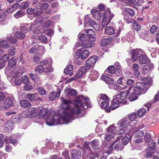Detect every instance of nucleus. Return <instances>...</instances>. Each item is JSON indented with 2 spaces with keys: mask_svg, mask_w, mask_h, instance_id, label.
Instances as JSON below:
<instances>
[{
  "mask_svg": "<svg viewBox=\"0 0 159 159\" xmlns=\"http://www.w3.org/2000/svg\"><path fill=\"white\" fill-rule=\"evenodd\" d=\"M151 133H147L144 136V139L145 141L147 142H149L151 141Z\"/></svg>",
  "mask_w": 159,
  "mask_h": 159,
  "instance_id": "obj_58",
  "label": "nucleus"
},
{
  "mask_svg": "<svg viewBox=\"0 0 159 159\" xmlns=\"http://www.w3.org/2000/svg\"><path fill=\"white\" fill-rule=\"evenodd\" d=\"M116 130V128L113 125H110L107 129V133L114 134Z\"/></svg>",
  "mask_w": 159,
  "mask_h": 159,
  "instance_id": "obj_50",
  "label": "nucleus"
},
{
  "mask_svg": "<svg viewBox=\"0 0 159 159\" xmlns=\"http://www.w3.org/2000/svg\"><path fill=\"white\" fill-rule=\"evenodd\" d=\"M29 4L27 2H22L20 5V8L23 9H25L29 7Z\"/></svg>",
  "mask_w": 159,
  "mask_h": 159,
  "instance_id": "obj_56",
  "label": "nucleus"
},
{
  "mask_svg": "<svg viewBox=\"0 0 159 159\" xmlns=\"http://www.w3.org/2000/svg\"><path fill=\"white\" fill-rule=\"evenodd\" d=\"M44 71L46 73H48L52 71V68L50 64H49L48 66L45 69Z\"/></svg>",
  "mask_w": 159,
  "mask_h": 159,
  "instance_id": "obj_60",
  "label": "nucleus"
},
{
  "mask_svg": "<svg viewBox=\"0 0 159 159\" xmlns=\"http://www.w3.org/2000/svg\"><path fill=\"white\" fill-rule=\"evenodd\" d=\"M38 39L43 43H46L47 42V39L45 36L44 35H41L38 36Z\"/></svg>",
  "mask_w": 159,
  "mask_h": 159,
  "instance_id": "obj_52",
  "label": "nucleus"
},
{
  "mask_svg": "<svg viewBox=\"0 0 159 159\" xmlns=\"http://www.w3.org/2000/svg\"><path fill=\"white\" fill-rule=\"evenodd\" d=\"M91 143L93 148L94 150H97L99 148V145L98 141L94 140Z\"/></svg>",
  "mask_w": 159,
  "mask_h": 159,
  "instance_id": "obj_41",
  "label": "nucleus"
},
{
  "mask_svg": "<svg viewBox=\"0 0 159 159\" xmlns=\"http://www.w3.org/2000/svg\"><path fill=\"white\" fill-rule=\"evenodd\" d=\"M28 25H29V24H26L24 25H23L20 26V30L22 31H23L25 33H26L28 31H30V27L28 26Z\"/></svg>",
  "mask_w": 159,
  "mask_h": 159,
  "instance_id": "obj_33",
  "label": "nucleus"
},
{
  "mask_svg": "<svg viewBox=\"0 0 159 159\" xmlns=\"http://www.w3.org/2000/svg\"><path fill=\"white\" fill-rule=\"evenodd\" d=\"M139 61L141 64H146L150 62L149 59L146 56L143 54H140L139 57Z\"/></svg>",
  "mask_w": 159,
  "mask_h": 159,
  "instance_id": "obj_19",
  "label": "nucleus"
},
{
  "mask_svg": "<svg viewBox=\"0 0 159 159\" xmlns=\"http://www.w3.org/2000/svg\"><path fill=\"white\" fill-rule=\"evenodd\" d=\"M20 7L19 4L17 3H15L11 6L7 10V11L8 13H10V12L18 9Z\"/></svg>",
  "mask_w": 159,
  "mask_h": 159,
  "instance_id": "obj_31",
  "label": "nucleus"
},
{
  "mask_svg": "<svg viewBox=\"0 0 159 159\" xmlns=\"http://www.w3.org/2000/svg\"><path fill=\"white\" fill-rule=\"evenodd\" d=\"M79 39L83 42H88V36L84 34H80L78 35Z\"/></svg>",
  "mask_w": 159,
  "mask_h": 159,
  "instance_id": "obj_34",
  "label": "nucleus"
},
{
  "mask_svg": "<svg viewBox=\"0 0 159 159\" xmlns=\"http://www.w3.org/2000/svg\"><path fill=\"white\" fill-rule=\"evenodd\" d=\"M37 89L40 95H44L46 93L45 90L41 87H39Z\"/></svg>",
  "mask_w": 159,
  "mask_h": 159,
  "instance_id": "obj_63",
  "label": "nucleus"
},
{
  "mask_svg": "<svg viewBox=\"0 0 159 159\" xmlns=\"http://www.w3.org/2000/svg\"><path fill=\"white\" fill-rule=\"evenodd\" d=\"M126 82V81L124 79L123 77H120L117 81V83L119 84L124 85V84Z\"/></svg>",
  "mask_w": 159,
  "mask_h": 159,
  "instance_id": "obj_62",
  "label": "nucleus"
},
{
  "mask_svg": "<svg viewBox=\"0 0 159 159\" xmlns=\"http://www.w3.org/2000/svg\"><path fill=\"white\" fill-rule=\"evenodd\" d=\"M101 100H104V101H109V99L108 96L105 94H100L99 97L97 99V101L98 103Z\"/></svg>",
  "mask_w": 159,
  "mask_h": 159,
  "instance_id": "obj_38",
  "label": "nucleus"
},
{
  "mask_svg": "<svg viewBox=\"0 0 159 159\" xmlns=\"http://www.w3.org/2000/svg\"><path fill=\"white\" fill-rule=\"evenodd\" d=\"M25 15V12L22 10H19L14 15L15 17L17 19Z\"/></svg>",
  "mask_w": 159,
  "mask_h": 159,
  "instance_id": "obj_39",
  "label": "nucleus"
},
{
  "mask_svg": "<svg viewBox=\"0 0 159 159\" xmlns=\"http://www.w3.org/2000/svg\"><path fill=\"white\" fill-rule=\"evenodd\" d=\"M125 81L127 84L128 85L130 86V87L129 88V89H131L134 84L135 81L134 80L132 79H128L126 81Z\"/></svg>",
  "mask_w": 159,
  "mask_h": 159,
  "instance_id": "obj_47",
  "label": "nucleus"
},
{
  "mask_svg": "<svg viewBox=\"0 0 159 159\" xmlns=\"http://www.w3.org/2000/svg\"><path fill=\"white\" fill-rule=\"evenodd\" d=\"M105 140L106 142L109 141L112 139H113L114 136V134L107 133L105 134Z\"/></svg>",
  "mask_w": 159,
  "mask_h": 159,
  "instance_id": "obj_45",
  "label": "nucleus"
},
{
  "mask_svg": "<svg viewBox=\"0 0 159 159\" xmlns=\"http://www.w3.org/2000/svg\"><path fill=\"white\" fill-rule=\"evenodd\" d=\"M102 78L107 84H111L114 83V80L112 79L109 77L107 76L102 75Z\"/></svg>",
  "mask_w": 159,
  "mask_h": 159,
  "instance_id": "obj_29",
  "label": "nucleus"
},
{
  "mask_svg": "<svg viewBox=\"0 0 159 159\" xmlns=\"http://www.w3.org/2000/svg\"><path fill=\"white\" fill-rule=\"evenodd\" d=\"M62 100L61 107L64 109L62 113H59L60 115L62 120L64 123L67 124L73 120L74 114H77L80 112V110L83 108V103L85 102L88 104L89 101V99L87 98L85 99L84 97L80 95L76 98L74 102V104L76 109L74 108H71L70 105L71 102L68 99H65L61 97Z\"/></svg>",
  "mask_w": 159,
  "mask_h": 159,
  "instance_id": "obj_1",
  "label": "nucleus"
},
{
  "mask_svg": "<svg viewBox=\"0 0 159 159\" xmlns=\"http://www.w3.org/2000/svg\"><path fill=\"white\" fill-rule=\"evenodd\" d=\"M48 4L46 2H40L39 5L36 6V11L34 15L37 16L43 13L42 10H45L48 7Z\"/></svg>",
  "mask_w": 159,
  "mask_h": 159,
  "instance_id": "obj_5",
  "label": "nucleus"
},
{
  "mask_svg": "<svg viewBox=\"0 0 159 159\" xmlns=\"http://www.w3.org/2000/svg\"><path fill=\"white\" fill-rule=\"evenodd\" d=\"M148 87L146 83L138 82L136 84V86L133 89V93H130L129 98L131 101H134L138 98L137 95L145 93L147 91Z\"/></svg>",
  "mask_w": 159,
  "mask_h": 159,
  "instance_id": "obj_3",
  "label": "nucleus"
},
{
  "mask_svg": "<svg viewBox=\"0 0 159 159\" xmlns=\"http://www.w3.org/2000/svg\"><path fill=\"white\" fill-rule=\"evenodd\" d=\"M129 3L131 5L139 6V0H127Z\"/></svg>",
  "mask_w": 159,
  "mask_h": 159,
  "instance_id": "obj_55",
  "label": "nucleus"
},
{
  "mask_svg": "<svg viewBox=\"0 0 159 159\" xmlns=\"http://www.w3.org/2000/svg\"><path fill=\"white\" fill-rule=\"evenodd\" d=\"M108 72L111 74H115L116 75V70L115 69L114 66H111L107 68Z\"/></svg>",
  "mask_w": 159,
  "mask_h": 159,
  "instance_id": "obj_49",
  "label": "nucleus"
},
{
  "mask_svg": "<svg viewBox=\"0 0 159 159\" xmlns=\"http://www.w3.org/2000/svg\"><path fill=\"white\" fill-rule=\"evenodd\" d=\"M7 40L12 43H15L17 42V40L12 36H10L7 37Z\"/></svg>",
  "mask_w": 159,
  "mask_h": 159,
  "instance_id": "obj_61",
  "label": "nucleus"
},
{
  "mask_svg": "<svg viewBox=\"0 0 159 159\" xmlns=\"http://www.w3.org/2000/svg\"><path fill=\"white\" fill-rule=\"evenodd\" d=\"M23 68L22 67L20 68V66H18L10 72L8 76L10 78H13L20 75H22L24 72L21 70Z\"/></svg>",
  "mask_w": 159,
  "mask_h": 159,
  "instance_id": "obj_8",
  "label": "nucleus"
},
{
  "mask_svg": "<svg viewBox=\"0 0 159 159\" xmlns=\"http://www.w3.org/2000/svg\"><path fill=\"white\" fill-rule=\"evenodd\" d=\"M99 73L96 71L94 70L91 72L89 75V78L93 80H96L99 76Z\"/></svg>",
  "mask_w": 159,
  "mask_h": 159,
  "instance_id": "obj_24",
  "label": "nucleus"
},
{
  "mask_svg": "<svg viewBox=\"0 0 159 159\" xmlns=\"http://www.w3.org/2000/svg\"><path fill=\"white\" fill-rule=\"evenodd\" d=\"M105 32L108 35H111L114 34L115 31L113 27L109 26L106 28Z\"/></svg>",
  "mask_w": 159,
  "mask_h": 159,
  "instance_id": "obj_35",
  "label": "nucleus"
},
{
  "mask_svg": "<svg viewBox=\"0 0 159 159\" xmlns=\"http://www.w3.org/2000/svg\"><path fill=\"white\" fill-rule=\"evenodd\" d=\"M153 68V66L151 64H148L144 65L143 68V73L146 74L149 72Z\"/></svg>",
  "mask_w": 159,
  "mask_h": 159,
  "instance_id": "obj_25",
  "label": "nucleus"
},
{
  "mask_svg": "<svg viewBox=\"0 0 159 159\" xmlns=\"http://www.w3.org/2000/svg\"><path fill=\"white\" fill-rule=\"evenodd\" d=\"M111 42L110 38H103L102 39L100 43L101 46H104L108 45Z\"/></svg>",
  "mask_w": 159,
  "mask_h": 159,
  "instance_id": "obj_32",
  "label": "nucleus"
},
{
  "mask_svg": "<svg viewBox=\"0 0 159 159\" xmlns=\"http://www.w3.org/2000/svg\"><path fill=\"white\" fill-rule=\"evenodd\" d=\"M94 44L93 42H89L88 43H84L83 44V47L84 48H92L94 46Z\"/></svg>",
  "mask_w": 159,
  "mask_h": 159,
  "instance_id": "obj_51",
  "label": "nucleus"
},
{
  "mask_svg": "<svg viewBox=\"0 0 159 159\" xmlns=\"http://www.w3.org/2000/svg\"><path fill=\"white\" fill-rule=\"evenodd\" d=\"M5 126L7 131H11L13 129V124L11 121L9 120L5 122Z\"/></svg>",
  "mask_w": 159,
  "mask_h": 159,
  "instance_id": "obj_28",
  "label": "nucleus"
},
{
  "mask_svg": "<svg viewBox=\"0 0 159 159\" xmlns=\"http://www.w3.org/2000/svg\"><path fill=\"white\" fill-rule=\"evenodd\" d=\"M155 149H148L146 152L147 154L145 155V157L147 158L150 157L152 156V154L154 152Z\"/></svg>",
  "mask_w": 159,
  "mask_h": 159,
  "instance_id": "obj_42",
  "label": "nucleus"
},
{
  "mask_svg": "<svg viewBox=\"0 0 159 159\" xmlns=\"http://www.w3.org/2000/svg\"><path fill=\"white\" fill-rule=\"evenodd\" d=\"M117 125L122 128H130L129 122L128 120L123 119L118 121Z\"/></svg>",
  "mask_w": 159,
  "mask_h": 159,
  "instance_id": "obj_11",
  "label": "nucleus"
},
{
  "mask_svg": "<svg viewBox=\"0 0 159 159\" xmlns=\"http://www.w3.org/2000/svg\"><path fill=\"white\" fill-rule=\"evenodd\" d=\"M60 89L58 88L57 92H52L50 93L49 98L50 100H54L56 98H58L60 96Z\"/></svg>",
  "mask_w": 159,
  "mask_h": 159,
  "instance_id": "obj_15",
  "label": "nucleus"
},
{
  "mask_svg": "<svg viewBox=\"0 0 159 159\" xmlns=\"http://www.w3.org/2000/svg\"><path fill=\"white\" fill-rule=\"evenodd\" d=\"M73 68V67L72 65H69L64 69V73L66 74L71 76L73 74L72 70Z\"/></svg>",
  "mask_w": 159,
  "mask_h": 159,
  "instance_id": "obj_22",
  "label": "nucleus"
},
{
  "mask_svg": "<svg viewBox=\"0 0 159 159\" xmlns=\"http://www.w3.org/2000/svg\"><path fill=\"white\" fill-rule=\"evenodd\" d=\"M143 132L141 130H138L134 132V134L136 137H141L144 135Z\"/></svg>",
  "mask_w": 159,
  "mask_h": 159,
  "instance_id": "obj_48",
  "label": "nucleus"
},
{
  "mask_svg": "<svg viewBox=\"0 0 159 159\" xmlns=\"http://www.w3.org/2000/svg\"><path fill=\"white\" fill-rule=\"evenodd\" d=\"M119 98L118 97H116L113 98L111 101L112 104L110 105V107L106 109V111L109 113L117 108L120 104H121L119 103Z\"/></svg>",
  "mask_w": 159,
  "mask_h": 159,
  "instance_id": "obj_7",
  "label": "nucleus"
},
{
  "mask_svg": "<svg viewBox=\"0 0 159 159\" xmlns=\"http://www.w3.org/2000/svg\"><path fill=\"white\" fill-rule=\"evenodd\" d=\"M129 92L128 91H123L120 95V99H119V103L122 105L125 104L127 102V99L128 98Z\"/></svg>",
  "mask_w": 159,
  "mask_h": 159,
  "instance_id": "obj_9",
  "label": "nucleus"
},
{
  "mask_svg": "<svg viewBox=\"0 0 159 159\" xmlns=\"http://www.w3.org/2000/svg\"><path fill=\"white\" fill-rule=\"evenodd\" d=\"M81 153L80 151L74 150L71 153L72 159H80L81 158Z\"/></svg>",
  "mask_w": 159,
  "mask_h": 159,
  "instance_id": "obj_20",
  "label": "nucleus"
},
{
  "mask_svg": "<svg viewBox=\"0 0 159 159\" xmlns=\"http://www.w3.org/2000/svg\"><path fill=\"white\" fill-rule=\"evenodd\" d=\"M14 105L12 99L10 97L7 98L3 104V107L5 109H8Z\"/></svg>",
  "mask_w": 159,
  "mask_h": 159,
  "instance_id": "obj_16",
  "label": "nucleus"
},
{
  "mask_svg": "<svg viewBox=\"0 0 159 159\" xmlns=\"http://www.w3.org/2000/svg\"><path fill=\"white\" fill-rule=\"evenodd\" d=\"M52 23V21L48 20L44 22L43 24V26L45 28L49 27Z\"/></svg>",
  "mask_w": 159,
  "mask_h": 159,
  "instance_id": "obj_59",
  "label": "nucleus"
},
{
  "mask_svg": "<svg viewBox=\"0 0 159 159\" xmlns=\"http://www.w3.org/2000/svg\"><path fill=\"white\" fill-rule=\"evenodd\" d=\"M91 11L93 17L96 20H100L102 17L103 18V13H101L98 10L92 9Z\"/></svg>",
  "mask_w": 159,
  "mask_h": 159,
  "instance_id": "obj_13",
  "label": "nucleus"
},
{
  "mask_svg": "<svg viewBox=\"0 0 159 159\" xmlns=\"http://www.w3.org/2000/svg\"><path fill=\"white\" fill-rule=\"evenodd\" d=\"M38 116L39 118H43L45 117L46 123L48 125L65 124L64 122H61L60 118L55 111H48V108H42L39 113Z\"/></svg>",
  "mask_w": 159,
  "mask_h": 159,
  "instance_id": "obj_2",
  "label": "nucleus"
},
{
  "mask_svg": "<svg viewBox=\"0 0 159 159\" xmlns=\"http://www.w3.org/2000/svg\"><path fill=\"white\" fill-rule=\"evenodd\" d=\"M15 84L16 85H19L20 84L21 82V79L20 77H16L14 80Z\"/></svg>",
  "mask_w": 159,
  "mask_h": 159,
  "instance_id": "obj_64",
  "label": "nucleus"
},
{
  "mask_svg": "<svg viewBox=\"0 0 159 159\" xmlns=\"http://www.w3.org/2000/svg\"><path fill=\"white\" fill-rule=\"evenodd\" d=\"M8 140L11 144L14 146H15L18 143V140L13 137L12 136H11L9 137L8 139Z\"/></svg>",
  "mask_w": 159,
  "mask_h": 159,
  "instance_id": "obj_43",
  "label": "nucleus"
},
{
  "mask_svg": "<svg viewBox=\"0 0 159 159\" xmlns=\"http://www.w3.org/2000/svg\"><path fill=\"white\" fill-rule=\"evenodd\" d=\"M84 25L85 26H92L93 28H97L98 30L99 25L97 24L95 21L93 20L88 15H86L84 17Z\"/></svg>",
  "mask_w": 159,
  "mask_h": 159,
  "instance_id": "obj_6",
  "label": "nucleus"
},
{
  "mask_svg": "<svg viewBox=\"0 0 159 159\" xmlns=\"http://www.w3.org/2000/svg\"><path fill=\"white\" fill-rule=\"evenodd\" d=\"M26 97L29 99L31 101H41L42 99L38 97V95L37 94H30L28 93L27 94Z\"/></svg>",
  "mask_w": 159,
  "mask_h": 159,
  "instance_id": "obj_17",
  "label": "nucleus"
},
{
  "mask_svg": "<svg viewBox=\"0 0 159 159\" xmlns=\"http://www.w3.org/2000/svg\"><path fill=\"white\" fill-rule=\"evenodd\" d=\"M130 128H120V129L118 132L117 133L120 135L123 136V135L125 134L126 136V134H128L130 131Z\"/></svg>",
  "mask_w": 159,
  "mask_h": 159,
  "instance_id": "obj_30",
  "label": "nucleus"
},
{
  "mask_svg": "<svg viewBox=\"0 0 159 159\" xmlns=\"http://www.w3.org/2000/svg\"><path fill=\"white\" fill-rule=\"evenodd\" d=\"M66 92L68 95L75 96L77 93L76 91L73 89H68Z\"/></svg>",
  "mask_w": 159,
  "mask_h": 159,
  "instance_id": "obj_54",
  "label": "nucleus"
},
{
  "mask_svg": "<svg viewBox=\"0 0 159 159\" xmlns=\"http://www.w3.org/2000/svg\"><path fill=\"white\" fill-rule=\"evenodd\" d=\"M139 37L145 40H148L149 35L147 30L144 28H141L138 32Z\"/></svg>",
  "mask_w": 159,
  "mask_h": 159,
  "instance_id": "obj_12",
  "label": "nucleus"
},
{
  "mask_svg": "<svg viewBox=\"0 0 159 159\" xmlns=\"http://www.w3.org/2000/svg\"><path fill=\"white\" fill-rule=\"evenodd\" d=\"M146 112V110L144 108H141L137 112L138 116L140 117H142Z\"/></svg>",
  "mask_w": 159,
  "mask_h": 159,
  "instance_id": "obj_53",
  "label": "nucleus"
},
{
  "mask_svg": "<svg viewBox=\"0 0 159 159\" xmlns=\"http://www.w3.org/2000/svg\"><path fill=\"white\" fill-rule=\"evenodd\" d=\"M44 70V68L42 65H40L37 66L35 69V72L36 73H41Z\"/></svg>",
  "mask_w": 159,
  "mask_h": 159,
  "instance_id": "obj_44",
  "label": "nucleus"
},
{
  "mask_svg": "<svg viewBox=\"0 0 159 159\" xmlns=\"http://www.w3.org/2000/svg\"><path fill=\"white\" fill-rule=\"evenodd\" d=\"M130 139V136L129 134H126L122 139L123 144L126 145Z\"/></svg>",
  "mask_w": 159,
  "mask_h": 159,
  "instance_id": "obj_36",
  "label": "nucleus"
},
{
  "mask_svg": "<svg viewBox=\"0 0 159 159\" xmlns=\"http://www.w3.org/2000/svg\"><path fill=\"white\" fill-rule=\"evenodd\" d=\"M89 52L82 48L78 50L75 53L74 57L76 58H81L82 60L86 58L89 55Z\"/></svg>",
  "mask_w": 159,
  "mask_h": 159,
  "instance_id": "obj_4",
  "label": "nucleus"
},
{
  "mask_svg": "<svg viewBox=\"0 0 159 159\" xmlns=\"http://www.w3.org/2000/svg\"><path fill=\"white\" fill-rule=\"evenodd\" d=\"M125 14L128 16H133L134 15L135 12L134 10L130 8H125L124 10Z\"/></svg>",
  "mask_w": 159,
  "mask_h": 159,
  "instance_id": "obj_26",
  "label": "nucleus"
},
{
  "mask_svg": "<svg viewBox=\"0 0 159 159\" xmlns=\"http://www.w3.org/2000/svg\"><path fill=\"white\" fill-rule=\"evenodd\" d=\"M0 46L4 48H6L9 47V44L6 41L2 40L0 42Z\"/></svg>",
  "mask_w": 159,
  "mask_h": 159,
  "instance_id": "obj_46",
  "label": "nucleus"
},
{
  "mask_svg": "<svg viewBox=\"0 0 159 159\" xmlns=\"http://www.w3.org/2000/svg\"><path fill=\"white\" fill-rule=\"evenodd\" d=\"M139 50L140 49H133L131 50L132 58L133 61H135L137 59Z\"/></svg>",
  "mask_w": 159,
  "mask_h": 159,
  "instance_id": "obj_23",
  "label": "nucleus"
},
{
  "mask_svg": "<svg viewBox=\"0 0 159 159\" xmlns=\"http://www.w3.org/2000/svg\"><path fill=\"white\" fill-rule=\"evenodd\" d=\"M14 36L19 39H23L24 38L25 35L24 34L20 32L17 31L15 33Z\"/></svg>",
  "mask_w": 159,
  "mask_h": 159,
  "instance_id": "obj_40",
  "label": "nucleus"
},
{
  "mask_svg": "<svg viewBox=\"0 0 159 159\" xmlns=\"http://www.w3.org/2000/svg\"><path fill=\"white\" fill-rule=\"evenodd\" d=\"M98 59L97 56H92L87 60L86 62V67L87 68L94 66Z\"/></svg>",
  "mask_w": 159,
  "mask_h": 159,
  "instance_id": "obj_10",
  "label": "nucleus"
},
{
  "mask_svg": "<svg viewBox=\"0 0 159 159\" xmlns=\"http://www.w3.org/2000/svg\"><path fill=\"white\" fill-rule=\"evenodd\" d=\"M109 101H104L101 103V107L102 108H107V107L109 106Z\"/></svg>",
  "mask_w": 159,
  "mask_h": 159,
  "instance_id": "obj_57",
  "label": "nucleus"
},
{
  "mask_svg": "<svg viewBox=\"0 0 159 159\" xmlns=\"http://www.w3.org/2000/svg\"><path fill=\"white\" fill-rule=\"evenodd\" d=\"M115 69L116 70V75L120 76L122 75L121 66L119 62H116L114 65Z\"/></svg>",
  "mask_w": 159,
  "mask_h": 159,
  "instance_id": "obj_18",
  "label": "nucleus"
},
{
  "mask_svg": "<svg viewBox=\"0 0 159 159\" xmlns=\"http://www.w3.org/2000/svg\"><path fill=\"white\" fill-rule=\"evenodd\" d=\"M16 60L15 57H13L8 61L7 68L9 69V68H13L16 66Z\"/></svg>",
  "mask_w": 159,
  "mask_h": 159,
  "instance_id": "obj_21",
  "label": "nucleus"
},
{
  "mask_svg": "<svg viewBox=\"0 0 159 159\" xmlns=\"http://www.w3.org/2000/svg\"><path fill=\"white\" fill-rule=\"evenodd\" d=\"M89 70V69L85 66L81 67L78 72L75 75V77L78 78H81L83 76V74Z\"/></svg>",
  "mask_w": 159,
  "mask_h": 159,
  "instance_id": "obj_14",
  "label": "nucleus"
},
{
  "mask_svg": "<svg viewBox=\"0 0 159 159\" xmlns=\"http://www.w3.org/2000/svg\"><path fill=\"white\" fill-rule=\"evenodd\" d=\"M20 104L21 106L24 108H28L31 106V104L29 101L24 100L20 101Z\"/></svg>",
  "mask_w": 159,
  "mask_h": 159,
  "instance_id": "obj_27",
  "label": "nucleus"
},
{
  "mask_svg": "<svg viewBox=\"0 0 159 159\" xmlns=\"http://www.w3.org/2000/svg\"><path fill=\"white\" fill-rule=\"evenodd\" d=\"M139 65L137 64H134L132 66L133 70L134 71V74L136 76H138L139 75L140 73L139 71Z\"/></svg>",
  "mask_w": 159,
  "mask_h": 159,
  "instance_id": "obj_37",
  "label": "nucleus"
}]
</instances>
